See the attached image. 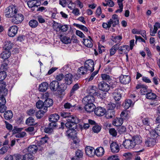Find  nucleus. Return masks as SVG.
<instances>
[{
    "label": "nucleus",
    "mask_w": 160,
    "mask_h": 160,
    "mask_svg": "<svg viewBox=\"0 0 160 160\" xmlns=\"http://www.w3.org/2000/svg\"><path fill=\"white\" fill-rule=\"evenodd\" d=\"M61 115L63 118H66L67 122L65 124V126L67 128L72 127L74 125L76 126V124L79 122L78 118L75 116L70 115V113L62 112Z\"/></svg>",
    "instance_id": "obj_1"
},
{
    "label": "nucleus",
    "mask_w": 160,
    "mask_h": 160,
    "mask_svg": "<svg viewBox=\"0 0 160 160\" xmlns=\"http://www.w3.org/2000/svg\"><path fill=\"white\" fill-rule=\"evenodd\" d=\"M6 84L3 82H0V105H5L6 102V100L4 96H5L8 93V91L5 88Z\"/></svg>",
    "instance_id": "obj_2"
},
{
    "label": "nucleus",
    "mask_w": 160,
    "mask_h": 160,
    "mask_svg": "<svg viewBox=\"0 0 160 160\" xmlns=\"http://www.w3.org/2000/svg\"><path fill=\"white\" fill-rule=\"evenodd\" d=\"M156 138L155 135V132H150L148 137L146 140L145 144L148 147H152L156 143Z\"/></svg>",
    "instance_id": "obj_3"
},
{
    "label": "nucleus",
    "mask_w": 160,
    "mask_h": 160,
    "mask_svg": "<svg viewBox=\"0 0 160 160\" xmlns=\"http://www.w3.org/2000/svg\"><path fill=\"white\" fill-rule=\"evenodd\" d=\"M18 10L15 6L11 5L6 9L5 16L8 18H12L18 13Z\"/></svg>",
    "instance_id": "obj_4"
},
{
    "label": "nucleus",
    "mask_w": 160,
    "mask_h": 160,
    "mask_svg": "<svg viewBox=\"0 0 160 160\" xmlns=\"http://www.w3.org/2000/svg\"><path fill=\"white\" fill-rule=\"evenodd\" d=\"M70 128H71L72 129H70L66 131V135L69 138H72L76 136V132L74 129L77 128V123L76 124V126L75 125H73L72 127H70Z\"/></svg>",
    "instance_id": "obj_5"
},
{
    "label": "nucleus",
    "mask_w": 160,
    "mask_h": 160,
    "mask_svg": "<svg viewBox=\"0 0 160 160\" xmlns=\"http://www.w3.org/2000/svg\"><path fill=\"white\" fill-rule=\"evenodd\" d=\"M23 20V16L21 14L17 13L12 18L11 22L14 24H19L22 22Z\"/></svg>",
    "instance_id": "obj_6"
},
{
    "label": "nucleus",
    "mask_w": 160,
    "mask_h": 160,
    "mask_svg": "<svg viewBox=\"0 0 160 160\" xmlns=\"http://www.w3.org/2000/svg\"><path fill=\"white\" fill-rule=\"evenodd\" d=\"M84 65L89 71V72H92L94 70V62L92 59L86 60L84 63Z\"/></svg>",
    "instance_id": "obj_7"
},
{
    "label": "nucleus",
    "mask_w": 160,
    "mask_h": 160,
    "mask_svg": "<svg viewBox=\"0 0 160 160\" xmlns=\"http://www.w3.org/2000/svg\"><path fill=\"white\" fill-rule=\"evenodd\" d=\"M57 26L55 25L54 26V29L56 32H58L61 30L62 32H66L68 29V26L67 25H62L61 24L57 23Z\"/></svg>",
    "instance_id": "obj_8"
},
{
    "label": "nucleus",
    "mask_w": 160,
    "mask_h": 160,
    "mask_svg": "<svg viewBox=\"0 0 160 160\" xmlns=\"http://www.w3.org/2000/svg\"><path fill=\"white\" fill-rule=\"evenodd\" d=\"M119 19L118 16L115 14L112 15V18L108 22L111 26L112 25V27H114L118 24Z\"/></svg>",
    "instance_id": "obj_9"
},
{
    "label": "nucleus",
    "mask_w": 160,
    "mask_h": 160,
    "mask_svg": "<svg viewBox=\"0 0 160 160\" xmlns=\"http://www.w3.org/2000/svg\"><path fill=\"white\" fill-rule=\"evenodd\" d=\"M123 145L125 148L127 149H132L135 146L132 139L126 140L123 142Z\"/></svg>",
    "instance_id": "obj_10"
},
{
    "label": "nucleus",
    "mask_w": 160,
    "mask_h": 160,
    "mask_svg": "<svg viewBox=\"0 0 160 160\" xmlns=\"http://www.w3.org/2000/svg\"><path fill=\"white\" fill-rule=\"evenodd\" d=\"M98 87L100 90L105 92H108L110 89V86L103 81L99 84Z\"/></svg>",
    "instance_id": "obj_11"
},
{
    "label": "nucleus",
    "mask_w": 160,
    "mask_h": 160,
    "mask_svg": "<svg viewBox=\"0 0 160 160\" xmlns=\"http://www.w3.org/2000/svg\"><path fill=\"white\" fill-rule=\"evenodd\" d=\"M18 28L17 26H12L10 27L8 31V35L10 37H14L17 33Z\"/></svg>",
    "instance_id": "obj_12"
},
{
    "label": "nucleus",
    "mask_w": 160,
    "mask_h": 160,
    "mask_svg": "<svg viewBox=\"0 0 160 160\" xmlns=\"http://www.w3.org/2000/svg\"><path fill=\"white\" fill-rule=\"evenodd\" d=\"M122 90L120 89H115L112 93V96L116 101H118L122 97L121 92Z\"/></svg>",
    "instance_id": "obj_13"
},
{
    "label": "nucleus",
    "mask_w": 160,
    "mask_h": 160,
    "mask_svg": "<svg viewBox=\"0 0 160 160\" xmlns=\"http://www.w3.org/2000/svg\"><path fill=\"white\" fill-rule=\"evenodd\" d=\"M49 86L52 90L57 91L60 90L59 83L57 81H53L50 83Z\"/></svg>",
    "instance_id": "obj_14"
},
{
    "label": "nucleus",
    "mask_w": 160,
    "mask_h": 160,
    "mask_svg": "<svg viewBox=\"0 0 160 160\" xmlns=\"http://www.w3.org/2000/svg\"><path fill=\"white\" fill-rule=\"evenodd\" d=\"M119 79L121 83L123 84L129 83L131 80L130 77L129 76L122 75L120 76Z\"/></svg>",
    "instance_id": "obj_15"
},
{
    "label": "nucleus",
    "mask_w": 160,
    "mask_h": 160,
    "mask_svg": "<svg viewBox=\"0 0 160 160\" xmlns=\"http://www.w3.org/2000/svg\"><path fill=\"white\" fill-rule=\"evenodd\" d=\"M118 44V51L121 54L128 53L130 50V48L128 45H124L119 47Z\"/></svg>",
    "instance_id": "obj_16"
},
{
    "label": "nucleus",
    "mask_w": 160,
    "mask_h": 160,
    "mask_svg": "<svg viewBox=\"0 0 160 160\" xmlns=\"http://www.w3.org/2000/svg\"><path fill=\"white\" fill-rule=\"evenodd\" d=\"M106 112V110L101 107H98L94 109V113L98 116H101L104 115Z\"/></svg>",
    "instance_id": "obj_17"
},
{
    "label": "nucleus",
    "mask_w": 160,
    "mask_h": 160,
    "mask_svg": "<svg viewBox=\"0 0 160 160\" xmlns=\"http://www.w3.org/2000/svg\"><path fill=\"white\" fill-rule=\"evenodd\" d=\"M94 101V98L92 95H89L85 97L82 100L84 104L93 103Z\"/></svg>",
    "instance_id": "obj_18"
},
{
    "label": "nucleus",
    "mask_w": 160,
    "mask_h": 160,
    "mask_svg": "<svg viewBox=\"0 0 160 160\" xmlns=\"http://www.w3.org/2000/svg\"><path fill=\"white\" fill-rule=\"evenodd\" d=\"M110 148L112 152L117 153L120 150L119 146L116 142H112L110 145Z\"/></svg>",
    "instance_id": "obj_19"
},
{
    "label": "nucleus",
    "mask_w": 160,
    "mask_h": 160,
    "mask_svg": "<svg viewBox=\"0 0 160 160\" xmlns=\"http://www.w3.org/2000/svg\"><path fill=\"white\" fill-rule=\"evenodd\" d=\"M98 91V88L95 86H89L87 89V92L92 95H95L97 93V92Z\"/></svg>",
    "instance_id": "obj_20"
},
{
    "label": "nucleus",
    "mask_w": 160,
    "mask_h": 160,
    "mask_svg": "<svg viewBox=\"0 0 160 160\" xmlns=\"http://www.w3.org/2000/svg\"><path fill=\"white\" fill-rule=\"evenodd\" d=\"M73 77L72 75L70 73L66 75L64 77L65 83L68 85L71 84L72 82Z\"/></svg>",
    "instance_id": "obj_21"
},
{
    "label": "nucleus",
    "mask_w": 160,
    "mask_h": 160,
    "mask_svg": "<svg viewBox=\"0 0 160 160\" xmlns=\"http://www.w3.org/2000/svg\"><path fill=\"white\" fill-rule=\"evenodd\" d=\"M95 152V150L92 147L88 146L86 148V153L89 157H91L94 155Z\"/></svg>",
    "instance_id": "obj_22"
},
{
    "label": "nucleus",
    "mask_w": 160,
    "mask_h": 160,
    "mask_svg": "<svg viewBox=\"0 0 160 160\" xmlns=\"http://www.w3.org/2000/svg\"><path fill=\"white\" fill-rule=\"evenodd\" d=\"M83 152L80 150H78L75 152V156L72 158V160H81L83 156Z\"/></svg>",
    "instance_id": "obj_23"
},
{
    "label": "nucleus",
    "mask_w": 160,
    "mask_h": 160,
    "mask_svg": "<svg viewBox=\"0 0 160 160\" xmlns=\"http://www.w3.org/2000/svg\"><path fill=\"white\" fill-rule=\"evenodd\" d=\"M84 109L88 112H93L95 106L93 103L85 104Z\"/></svg>",
    "instance_id": "obj_24"
},
{
    "label": "nucleus",
    "mask_w": 160,
    "mask_h": 160,
    "mask_svg": "<svg viewBox=\"0 0 160 160\" xmlns=\"http://www.w3.org/2000/svg\"><path fill=\"white\" fill-rule=\"evenodd\" d=\"M53 103V100L51 98H47L44 102L43 110H46L47 111L48 108L52 105Z\"/></svg>",
    "instance_id": "obj_25"
},
{
    "label": "nucleus",
    "mask_w": 160,
    "mask_h": 160,
    "mask_svg": "<svg viewBox=\"0 0 160 160\" xmlns=\"http://www.w3.org/2000/svg\"><path fill=\"white\" fill-rule=\"evenodd\" d=\"M104 153V150L101 147L97 148L95 150V154L98 157H101L103 155Z\"/></svg>",
    "instance_id": "obj_26"
},
{
    "label": "nucleus",
    "mask_w": 160,
    "mask_h": 160,
    "mask_svg": "<svg viewBox=\"0 0 160 160\" xmlns=\"http://www.w3.org/2000/svg\"><path fill=\"white\" fill-rule=\"evenodd\" d=\"M11 55V52L9 50H5L1 54V57L2 58L5 60L8 58Z\"/></svg>",
    "instance_id": "obj_27"
},
{
    "label": "nucleus",
    "mask_w": 160,
    "mask_h": 160,
    "mask_svg": "<svg viewBox=\"0 0 160 160\" xmlns=\"http://www.w3.org/2000/svg\"><path fill=\"white\" fill-rule=\"evenodd\" d=\"M59 116L56 113L51 115L48 118V120L50 122H57L59 119Z\"/></svg>",
    "instance_id": "obj_28"
},
{
    "label": "nucleus",
    "mask_w": 160,
    "mask_h": 160,
    "mask_svg": "<svg viewBox=\"0 0 160 160\" xmlns=\"http://www.w3.org/2000/svg\"><path fill=\"white\" fill-rule=\"evenodd\" d=\"M123 120L122 118H116L113 121V124L116 126H120L123 123Z\"/></svg>",
    "instance_id": "obj_29"
},
{
    "label": "nucleus",
    "mask_w": 160,
    "mask_h": 160,
    "mask_svg": "<svg viewBox=\"0 0 160 160\" xmlns=\"http://www.w3.org/2000/svg\"><path fill=\"white\" fill-rule=\"evenodd\" d=\"M13 117V113L11 110H8L5 112L4 114V117L7 120H10Z\"/></svg>",
    "instance_id": "obj_30"
},
{
    "label": "nucleus",
    "mask_w": 160,
    "mask_h": 160,
    "mask_svg": "<svg viewBox=\"0 0 160 160\" xmlns=\"http://www.w3.org/2000/svg\"><path fill=\"white\" fill-rule=\"evenodd\" d=\"M48 87V84L46 82H43L40 84L39 90L41 92H44L46 91Z\"/></svg>",
    "instance_id": "obj_31"
},
{
    "label": "nucleus",
    "mask_w": 160,
    "mask_h": 160,
    "mask_svg": "<svg viewBox=\"0 0 160 160\" xmlns=\"http://www.w3.org/2000/svg\"><path fill=\"white\" fill-rule=\"evenodd\" d=\"M38 147L36 145H33L29 146L28 148V151L29 153L35 154L38 150Z\"/></svg>",
    "instance_id": "obj_32"
},
{
    "label": "nucleus",
    "mask_w": 160,
    "mask_h": 160,
    "mask_svg": "<svg viewBox=\"0 0 160 160\" xmlns=\"http://www.w3.org/2000/svg\"><path fill=\"white\" fill-rule=\"evenodd\" d=\"M132 141L135 144V146L136 145L140 144L142 142V138L138 136H136L133 137L132 138Z\"/></svg>",
    "instance_id": "obj_33"
},
{
    "label": "nucleus",
    "mask_w": 160,
    "mask_h": 160,
    "mask_svg": "<svg viewBox=\"0 0 160 160\" xmlns=\"http://www.w3.org/2000/svg\"><path fill=\"white\" fill-rule=\"evenodd\" d=\"M59 37L61 41L63 43L67 44L71 42V39L70 38L67 36H62V35H60Z\"/></svg>",
    "instance_id": "obj_34"
},
{
    "label": "nucleus",
    "mask_w": 160,
    "mask_h": 160,
    "mask_svg": "<svg viewBox=\"0 0 160 160\" xmlns=\"http://www.w3.org/2000/svg\"><path fill=\"white\" fill-rule=\"evenodd\" d=\"M90 39H83V42L84 45L88 48H91L92 47V44L91 41L92 39L90 36L88 37Z\"/></svg>",
    "instance_id": "obj_35"
},
{
    "label": "nucleus",
    "mask_w": 160,
    "mask_h": 160,
    "mask_svg": "<svg viewBox=\"0 0 160 160\" xmlns=\"http://www.w3.org/2000/svg\"><path fill=\"white\" fill-rule=\"evenodd\" d=\"M46 110H40L36 112L35 115L37 118L38 119H40L42 118L43 116L44 113L47 111Z\"/></svg>",
    "instance_id": "obj_36"
},
{
    "label": "nucleus",
    "mask_w": 160,
    "mask_h": 160,
    "mask_svg": "<svg viewBox=\"0 0 160 160\" xmlns=\"http://www.w3.org/2000/svg\"><path fill=\"white\" fill-rule=\"evenodd\" d=\"M118 44L117 43L113 46L110 49V55L112 56L114 55L117 50H118Z\"/></svg>",
    "instance_id": "obj_37"
},
{
    "label": "nucleus",
    "mask_w": 160,
    "mask_h": 160,
    "mask_svg": "<svg viewBox=\"0 0 160 160\" xmlns=\"http://www.w3.org/2000/svg\"><path fill=\"white\" fill-rule=\"evenodd\" d=\"M80 74L84 75L86 74L88 72L89 73V71L88 69L85 67V66L80 67L78 68V70Z\"/></svg>",
    "instance_id": "obj_38"
},
{
    "label": "nucleus",
    "mask_w": 160,
    "mask_h": 160,
    "mask_svg": "<svg viewBox=\"0 0 160 160\" xmlns=\"http://www.w3.org/2000/svg\"><path fill=\"white\" fill-rule=\"evenodd\" d=\"M109 109L111 110V112H112V115H107L106 117L107 118H112L114 114L115 113L114 112L113 110V109L115 108L116 107V105L115 104L113 103H111L110 104H109Z\"/></svg>",
    "instance_id": "obj_39"
},
{
    "label": "nucleus",
    "mask_w": 160,
    "mask_h": 160,
    "mask_svg": "<svg viewBox=\"0 0 160 160\" xmlns=\"http://www.w3.org/2000/svg\"><path fill=\"white\" fill-rule=\"evenodd\" d=\"M12 44L9 41H7L5 42L4 48L5 50H10L12 47Z\"/></svg>",
    "instance_id": "obj_40"
},
{
    "label": "nucleus",
    "mask_w": 160,
    "mask_h": 160,
    "mask_svg": "<svg viewBox=\"0 0 160 160\" xmlns=\"http://www.w3.org/2000/svg\"><path fill=\"white\" fill-rule=\"evenodd\" d=\"M37 1L35 0H29L27 1V4L28 7L31 8L35 6L37 7L38 5H37Z\"/></svg>",
    "instance_id": "obj_41"
},
{
    "label": "nucleus",
    "mask_w": 160,
    "mask_h": 160,
    "mask_svg": "<svg viewBox=\"0 0 160 160\" xmlns=\"http://www.w3.org/2000/svg\"><path fill=\"white\" fill-rule=\"evenodd\" d=\"M146 98L149 99L154 100L156 98V94L152 92H147L146 94Z\"/></svg>",
    "instance_id": "obj_42"
},
{
    "label": "nucleus",
    "mask_w": 160,
    "mask_h": 160,
    "mask_svg": "<svg viewBox=\"0 0 160 160\" xmlns=\"http://www.w3.org/2000/svg\"><path fill=\"white\" fill-rule=\"evenodd\" d=\"M26 124L29 126H33L36 124L34 119L32 117H29L26 121Z\"/></svg>",
    "instance_id": "obj_43"
},
{
    "label": "nucleus",
    "mask_w": 160,
    "mask_h": 160,
    "mask_svg": "<svg viewBox=\"0 0 160 160\" xmlns=\"http://www.w3.org/2000/svg\"><path fill=\"white\" fill-rule=\"evenodd\" d=\"M122 38L121 35H118L116 36H112L111 39L113 42L115 43H119Z\"/></svg>",
    "instance_id": "obj_44"
},
{
    "label": "nucleus",
    "mask_w": 160,
    "mask_h": 160,
    "mask_svg": "<svg viewBox=\"0 0 160 160\" xmlns=\"http://www.w3.org/2000/svg\"><path fill=\"white\" fill-rule=\"evenodd\" d=\"M132 104V101L131 99H128L125 101L123 105L125 109H128L131 106Z\"/></svg>",
    "instance_id": "obj_45"
},
{
    "label": "nucleus",
    "mask_w": 160,
    "mask_h": 160,
    "mask_svg": "<svg viewBox=\"0 0 160 160\" xmlns=\"http://www.w3.org/2000/svg\"><path fill=\"white\" fill-rule=\"evenodd\" d=\"M29 24L31 27L35 28L38 26V22L36 20L33 19L29 21Z\"/></svg>",
    "instance_id": "obj_46"
},
{
    "label": "nucleus",
    "mask_w": 160,
    "mask_h": 160,
    "mask_svg": "<svg viewBox=\"0 0 160 160\" xmlns=\"http://www.w3.org/2000/svg\"><path fill=\"white\" fill-rule=\"evenodd\" d=\"M102 77L103 80L106 81L109 83L111 82L112 78L110 76L106 74H102Z\"/></svg>",
    "instance_id": "obj_47"
},
{
    "label": "nucleus",
    "mask_w": 160,
    "mask_h": 160,
    "mask_svg": "<svg viewBox=\"0 0 160 160\" xmlns=\"http://www.w3.org/2000/svg\"><path fill=\"white\" fill-rule=\"evenodd\" d=\"M95 95L97 96L99 98L103 99L106 97V93L105 92H98V91Z\"/></svg>",
    "instance_id": "obj_48"
},
{
    "label": "nucleus",
    "mask_w": 160,
    "mask_h": 160,
    "mask_svg": "<svg viewBox=\"0 0 160 160\" xmlns=\"http://www.w3.org/2000/svg\"><path fill=\"white\" fill-rule=\"evenodd\" d=\"M151 132H155V135L156 138L158 136H160V124L158 125L154 131H152Z\"/></svg>",
    "instance_id": "obj_49"
},
{
    "label": "nucleus",
    "mask_w": 160,
    "mask_h": 160,
    "mask_svg": "<svg viewBox=\"0 0 160 160\" xmlns=\"http://www.w3.org/2000/svg\"><path fill=\"white\" fill-rule=\"evenodd\" d=\"M14 156L16 160H25V155H22L20 154H15Z\"/></svg>",
    "instance_id": "obj_50"
},
{
    "label": "nucleus",
    "mask_w": 160,
    "mask_h": 160,
    "mask_svg": "<svg viewBox=\"0 0 160 160\" xmlns=\"http://www.w3.org/2000/svg\"><path fill=\"white\" fill-rule=\"evenodd\" d=\"M36 107L38 109L42 108L43 109L44 107V102L41 100H39L36 103Z\"/></svg>",
    "instance_id": "obj_51"
},
{
    "label": "nucleus",
    "mask_w": 160,
    "mask_h": 160,
    "mask_svg": "<svg viewBox=\"0 0 160 160\" xmlns=\"http://www.w3.org/2000/svg\"><path fill=\"white\" fill-rule=\"evenodd\" d=\"M101 129V126L97 125L93 127L92 130L94 132L98 133L100 131Z\"/></svg>",
    "instance_id": "obj_52"
},
{
    "label": "nucleus",
    "mask_w": 160,
    "mask_h": 160,
    "mask_svg": "<svg viewBox=\"0 0 160 160\" xmlns=\"http://www.w3.org/2000/svg\"><path fill=\"white\" fill-rule=\"evenodd\" d=\"M79 88V86L77 83L75 84L72 87L71 92V95H72Z\"/></svg>",
    "instance_id": "obj_53"
},
{
    "label": "nucleus",
    "mask_w": 160,
    "mask_h": 160,
    "mask_svg": "<svg viewBox=\"0 0 160 160\" xmlns=\"http://www.w3.org/2000/svg\"><path fill=\"white\" fill-rule=\"evenodd\" d=\"M148 87L145 85H143V86L142 87L140 90V93L142 95H145L146 93H147V88Z\"/></svg>",
    "instance_id": "obj_54"
},
{
    "label": "nucleus",
    "mask_w": 160,
    "mask_h": 160,
    "mask_svg": "<svg viewBox=\"0 0 160 160\" xmlns=\"http://www.w3.org/2000/svg\"><path fill=\"white\" fill-rule=\"evenodd\" d=\"M75 26L79 28L80 29H81L82 30H83V31L86 32H88V29L86 27H85V26H84L83 25H80V24H74V25H75Z\"/></svg>",
    "instance_id": "obj_55"
},
{
    "label": "nucleus",
    "mask_w": 160,
    "mask_h": 160,
    "mask_svg": "<svg viewBox=\"0 0 160 160\" xmlns=\"http://www.w3.org/2000/svg\"><path fill=\"white\" fill-rule=\"evenodd\" d=\"M7 76L6 72L5 71H3L0 72V81L4 80Z\"/></svg>",
    "instance_id": "obj_56"
},
{
    "label": "nucleus",
    "mask_w": 160,
    "mask_h": 160,
    "mask_svg": "<svg viewBox=\"0 0 160 160\" xmlns=\"http://www.w3.org/2000/svg\"><path fill=\"white\" fill-rule=\"evenodd\" d=\"M8 148L7 146H3L0 149V154L3 155L8 150Z\"/></svg>",
    "instance_id": "obj_57"
},
{
    "label": "nucleus",
    "mask_w": 160,
    "mask_h": 160,
    "mask_svg": "<svg viewBox=\"0 0 160 160\" xmlns=\"http://www.w3.org/2000/svg\"><path fill=\"white\" fill-rule=\"evenodd\" d=\"M64 75L62 73H59L56 75L55 77V79L58 81H62L64 78Z\"/></svg>",
    "instance_id": "obj_58"
},
{
    "label": "nucleus",
    "mask_w": 160,
    "mask_h": 160,
    "mask_svg": "<svg viewBox=\"0 0 160 160\" xmlns=\"http://www.w3.org/2000/svg\"><path fill=\"white\" fill-rule=\"evenodd\" d=\"M75 105L72 104L70 103L67 102L65 103L64 105V107L65 109H70L71 108L74 107Z\"/></svg>",
    "instance_id": "obj_59"
},
{
    "label": "nucleus",
    "mask_w": 160,
    "mask_h": 160,
    "mask_svg": "<svg viewBox=\"0 0 160 160\" xmlns=\"http://www.w3.org/2000/svg\"><path fill=\"white\" fill-rule=\"evenodd\" d=\"M126 131V128L125 127L122 126L118 128V132L120 134Z\"/></svg>",
    "instance_id": "obj_60"
},
{
    "label": "nucleus",
    "mask_w": 160,
    "mask_h": 160,
    "mask_svg": "<svg viewBox=\"0 0 160 160\" xmlns=\"http://www.w3.org/2000/svg\"><path fill=\"white\" fill-rule=\"evenodd\" d=\"M123 156L125 157V160H130L132 157V154L130 152L125 153Z\"/></svg>",
    "instance_id": "obj_61"
},
{
    "label": "nucleus",
    "mask_w": 160,
    "mask_h": 160,
    "mask_svg": "<svg viewBox=\"0 0 160 160\" xmlns=\"http://www.w3.org/2000/svg\"><path fill=\"white\" fill-rule=\"evenodd\" d=\"M98 72V71H96L94 72H93L91 74V76L89 78H87L86 79L87 80H88V81H90L93 80L94 77L96 75Z\"/></svg>",
    "instance_id": "obj_62"
},
{
    "label": "nucleus",
    "mask_w": 160,
    "mask_h": 160,
    "mask_svg": "<svg viewBox=\"0 0 160 160\" xmlns=\"http://www.w3.org/2000/svg\"><path fill=\"white\" fill-rule=\"evenodd\" d=\"M25 160H33L34 157L31 153L26 154L25 155Z\"/></svg>",
    "instance_id": "obj_63"
},
{
    "label": "nucleus",
    "mask_w": 160,
    "mask_h": 160,
    "mask_svg": "<svg viewBox=\"0 0 160 160\" xmlns=\"http://www.w3.org/2000/svg\"><path fill=\"white\" fill-rule=\"evenodd\" d=\"M109 132L111 135L114 137H115L117 135V132L115 129L113 128L110 129Z\"/></svg>",
    "instance_id": "obj_64"
}]
</instances>
